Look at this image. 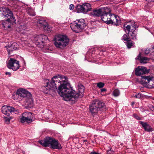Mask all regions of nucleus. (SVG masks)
Returning <instances> with one entry per match:
<instances>
[{"label":"nucleus","mask_w":154,"mask_h":154,"mask_svg":"<svg viewBox=\"0 0 154 154\" xmlns=\"http://www.w3.org/2000/svg\"><path fill=\"white\" fill-rule=\"evenodd\" d=\"M45 85L42 86L44 93L51 94L55 92L58 88L59 94L63 97L64 100L71 101L72 103H75L79 97L83 96L85 87L80 85L78 86L79 93L72 89H70V85L68 82L67 78L64 76L58 75L54 76L50 81L48 79H45L44 81Z\"/></svg>","instance_id":"nucleus-1"},{"label":"nucleus","mask_w":154,"mask_h":154,"mask_svg":"<svg viewBox=\"0 0 154 154\" xmlns=\"http://www.w3.org/2000/svg\"><path fill=\"white\" fill-rule=\"evenodd\" d=\"M13 97L15 100H25L27 102L30 103L32 101L31 94L23 88H19L18 89L16 93L14 94Z\"/></svg>","instance_id":"nucleus-2"},{"label":"nucleus","mask_w":154,"mask_h":154,"mask_svg":"<svg viewBox=\"0 0 154 154\" xmlns=\"http://www.w3.org/2000/svg\"><path fill=\"white\" fill-rule=\"evenodd\" d=\"M38 142L43 146L45 147L50 146L52 149H59L62 148L58 141L52 137H46L44 140H39Z\"/></svg>","instance_id":"nucleus-3"},{"label":"nucleus","mask_w":154,"mask_h":154,"mask_svg":"<svg viewBox=\"0 0 154 154\" xmlns=\"http://www.w3.org/2000/svg\"><path fill=\"white\" fill-rule=\"evenodd\" d=\"M5 9L6 12L4 11L2 14V15L3 17L4 16L5 17L7 18V20L2 21V25L3 27L6 29L10 27L9 23H10L13 24L15 23V20L11 11L7 8Z\"/></svg>","instance_id":"nucleus-4"},{"label":"nucleus","mask_w":154,"mask_h":154,"mask_svg":"<svg viewBox=\"0 0 154 154\" xmlns=\"http://www.w3.org/2000/svg\"><path fill=\"white\" fill-rule=\"evenodd\" d=\"M54 44L57 48H63L67 46L69 40L65 35H55L54 38Z\"/></svg>","instance_id":"nucleus-5"},{"label":"nucleus","mask_w":154,"mask_h":154,"mask_svg":"<svg viewBox=\"0 0 154 154\" xmlns=\"http://www.w3.org/2000/svg\"><path fill=\"white\" fill-rule=\"evenodd\" d=\"M104 103L98 100H93L90 105V111L93 115L96 114L101 109L105 108Z\"/></svg>","instance_id":"nucleus-6"},{"label":"nucleus","mask_w":154,"mask_h":154,"mask_svg":"<svg viewBox=\"0 0 154 154\" xmlns=\"http://www.w3.org/2000/svg\"><path fill=\"white\" fill-rule=\"evenodd\" d=\"M86 26L84 20L81 19L77 20L71 23L70 27L72 29L76 32H79L84 29Z\"/></svg>","instance_id":"nucleus-7"},{"label":"nucleus","mask_w":154,"mask_h":154,"mask_svg":"<svg viewBox=\"0 0 154 154\" xmlns=\"http://www.w3.org/2000/svg\"><path fill=\"white\" fill-rule=\"evenodd\" d=\"M48 38L47 36L44 35H35L34 37L33 40L36 45L39 47L43 48L45 42Z\"/></svg>","instance_id":"nucleus-8"},{"label":"nucleus","mask_w":154,"mask_h":154,"mask_svg":"<svg viewBox=\"0 0 154 154\" xmlns=\"http://www.w3.org/2000/svg\"><path fill=\"white\" fill-rule=\"evenodd\" d=\"M105 12L102 13L101 15V20L107 24H110L112 17L113 14H111V10L107 7L104 9Z\"/></svg>","instance_id":"nucleus-9"},{"label":"nucleus","mask_w":154,"mask_h":154,"mask_svg":"<svg viewBox=\"0 0 154 154\" xmlns=\"http://www.w3.org/2000/svg\"><path fill=\"white\" fill-rule=\"evenodd\" d=\"M141 83L146 87L152 88L154 87V82L152 80L151 77L148 76H141Z\"/></svg>","instance_id":"nucleus-10"},{"label":"nucleus","mask_w":154,"mask_h":154,"mask_svg":"<svg viewBox=\"0 0 154 154\" xmlns=\"http://www.w3.org/2000/svg\"><path fill=\"white\" fill-rule=\"evenodd\" d=\"M2 111L4 114L8 116H10V113H12V112L17 114L19 112L18 110L14 108L7 106H2Z\"/></svg>","instance_id":"nucleus-11"},{"label":"nucleus","mask_w":154,"mask_h":154,"mask_svg":"<svg viewBox=\"0 0 154 154\" xmlns=\"http://www.w3.org/2000/svg\"><path fill=\"white\" fill-rule=\"evenodd\" d=\"M9 69H11L15 71L17 70L20 67L19 61L12 58H10L7 64Z\"/></svg>","instance_id":"nucleus-12"},{"label":"nucleus","mask_w":154,"mask_h":154,"mask_svg":"<svg viewBox=\"0 0 154 154\" xmlns=\"http://www.w3.org/2000/svg\"><path fill=\"white\" fill-rule=\"evenodd\" d=\"M32 119L33 116L32 113L29 112H26L22 114L20 121L22 123L25 122L29 123L32 121Z\"/></svg>","instance_id":"nucleus-13"},{"label":"nucleus","mask_w":154,"mask_h":154,"mask_svg":"<svg viewBox=\"0 0 154 154\" xmlns=\"http://www.w3.org/2000/svg\"><path fill=\"white\" fill-rule=\"evenodd\" d=\"M91 9V5L88 3H84L78 6V11L84 14H86Z\"/></svg>","instance_id":"nucleus-14"},{"label":"nucleus","mask_w":154,"mask_h":154,"mask_svg":"<svg viewBox=\"0 0 154 154\" xmlns=\"http://www.w3.org/2000/svg\"><path fill=\"white\" fill-rule=\"evenodd\" d=\"M149 72L148 70L146 67L139 66L136 69L135 73L137 75H140L143 74H146Z\"/></svg>","instance_id":"nucleus-15"},{"label":"nucleus","mask_w":154,"mask_h":154,"mask_svg":"<svg viewBox=\"0 0 154 154\" xmlns=\"http://www.w3.org/2000/svg\"><path fill=\"white\" fill-rule=\"evenodd\" d=\"M18 47V44L15 42H10L8 45L5 46V48H6L9 55H10L11 53L13 51L17 49Z\"/></svg>","instance_id":"nucleus-16"},{"label":"nucleus","mask_w":154,"mask_h":154,"mask_svg":"<svg viewBox=\"0 0 154 154\" xmlns=\"http://www.w3.org/2000/svg\"><path fill=\"white\" fill-rule=\"evenodd\" d=\"M105 8L100 9H94L91 12V14L94 17L101 16L102 13L105 12L104 9Z\"/></svg>","instance_id":"nucleus-17"},{"label":"nucleus","mask_w":154,"mask_h":154,"mask_svg":"<svg viewBox=\"0 0 154 154\" xmlns=\"http://www.w3.org/2000/svg\"><path fill=\"white\" fill-rule=\"evenodd\" d=\"M111 17L110 24L116 26L119 25L120 23V20L119 17L113 14V15Z\"/></svg>","instance_id":"nucleus-18"},{"label":"nucleus","mask_w":154,"mask_h":154,"mask_svg":"<svg viewBox=\"0 0 154 154\" xmlns=\"http://www.w3.org/2000/svg\"><path fill=\"white\" fill-rule=\"evenodd\" d=\"M140 124L142 125L143 128L146 131L150 132L153 130V128L151 127V126L147 123L140 122Z\"/></svg>","instance_id":"nucleus-19"},{"label":"nucleus","mask_w":154,"mask_h":154,"mask_svg":"<svg viewBox=\"0 0 154 154\" xmlns=\"http://www.w3.org/2000/svg\"><path fill=\"white\" fill-rule=\"evenodd\" d=\"M137 58L140 60V63H147L150 60L149 58L146 57H141L140 53L138 56Z\"/></svg>","instance_id":"nucleus-20"},{"label":"nucleus","mask_w":154,"mask_h":154,"mask_svg":"<svg viewBox=\"0 0 154 154\" xmlns=\"http://www.w3.org/2000/svg\"><path fill=\"white\" fill-rule=\"evenodd\" d=\"M38 24L41 26H43L44 29L48 28V23L46 20L43 19L39 20L37 22Z\"/></svg>","instance_id":"nucleus-21"},{"label":"nucleus","mask_w":154,"mask_h":154,"mask_svg":"<svg viewBox=\"0 0 154 154\" xmlns=\"http://www.w3.org/2000/svg\"><path fill=\"white\" fill-rule=\"evenodd\" d=\"M128 36L132 39L134 40L137 39L136 35L134 31H131L128 34Z\"/></svg>","instance_id":"nucleus-22"},{"label":"nucleus","mask_w":154,"mask_h":154,"mask_svg":"<svg viewBox=\"0 0 154 154\" xmlns=\"http://www.w3.org/2000/svg\"><path fill=\"white\" fill-rule=\"evenodd\" d=\"M19 30L20 31L23 30H25L26 29V25L24 23H22L20 24V25L18 27Z\"/></svg>","instance_id":"nucleus-23"},{"label":"nucleus","mask_w":154,"mask_h":154,"mask_svg":"<svg viewBox=\"0 0 154 154\" xmlns=\"http://www.w3.org/2000/svg\"><path fill=\"white\" fill-rule=\"evenodd\" d=\"M134 42L131 40H128L126 42V45L128 48H130L134 45Z\"/></svg>","instance_id":"nucleus-24"},{"label":"nucleus","mask_w":154,"mask_h":154,"mask_svg":"<svg viewBox=\"0 0 154 154\" xmlns=\"http://www.w3.org/2000/svg\"><path fill=\"white\" fill-rule=\"evenodd\" d=\"M131 29V26L130 25H127L126 26H124V30L126 33L128 34L131 31H130Z\"/></svg>","instance_id":"nucleus-25"},{"label":"nucleus","mask_w":154,"mask_h":154,"mask_svg":"<svg viewBox=\"0 0 154 154\" xmlns=\"http://www.w3.org/2000/svg\"><path fill=\"white\" fill-rule=\"evenodd\" d=\"M120 94L119 91L118 89H115L113 92V95L115 97H118Z\"/></svg>","instance_id":"nucleus-26"},{"label":"nucleus","mask_w":154,"mask_h":154,"mask_svg":"<svg viewBox=\"0 0 154 154\" xmlns=\"http://www.w3.org/2000/svg\"><path fill=\"white\" fill-rule=\"evenodd\" d=\"M28 13L29 15L32 16H34L35 15V14L33 10L31 9L28 11Z\"/></svg>","instance_id":"nucleus-27"},{"label":"nucleus","mask_w":154,"mask_h":154,"mask_svg":"<svg viewBox=\"0 0 154 154\" xmlns=\"http://www.w3.org/2000/svg\"><path fill=\"white\" fill-rule=\"evenodd\" d=\"M104 85V83H103L102 82H100L98 83L97 84V86L99 88H103V87Z\"/></svg>","instance_id":"nucleus-28"},{"label":"nucleus","mask_w":154,"mask_h":154,"mask_svg":"<svg viewBox=\"0 0 154 154\" xmlns=\"http://www.w3.org/2000/svg\"><path fill=\"white\" fill-rule=\"evenodd\" d=\"M124 41H127L129 39V38L128 37L127 35L126 34H124L122 39Z\"/></svg>","instance_id":"nucleus-29"},{"label":"nucleus","mask_w":154,"mask_h":154,"mask_svg":"<svg viewBox=\"0 0 154 154\" xmlns=\"http://www.w3.org/2000/svg\"><path fill=\"white\" fill-rule=\"evenodd\" d=\"M5 122L7 124H9L10 122V120L8 118L6 117H4Z\"/></svg>","instance_id":"nucleus-30"},{"label":"nucleus","mask_w":154,"mask_h":154,"mask_svg":"<svg viewBox=\"0 0 154 154\" xmlns=\"http://www.w3.org/2000/svg\"><path fill=\"white\" fill-rule=\"evenodd\" d=\"M148 107L149 109L152 111H154V106L151 104H149Z\"/></svg>","instance_id":"nucleus-31"},{"label":"nucleus","mask_w":154,"mask_h":154,"mask_svg":"<svg viewBox=\"0 0 154 154\" xmlns=\"http://www.w3.org/2000/svg\"><path fill=\"white\" fill-rule=\"evenodd\" d=\"M150 49L149 48H147L144 51V53L145 54H148L150 52Z\"/></svg>","instance_id":"nucleus-32"},{"label":"nucleus","mask_w":154,"mask_h":154,"mask_svg":"<svg viewBox=\"0 0 154 154\" xmlns=\"http://www.w3.org/2000/svg\"><path fill=\"white\" fill-rule=\"evenodd\" d=\"M141 94L139 93L137 94L134 96V97L137 98H141Z\"/></svg>","instance_id":"nucleus-33"},{"label":"nucleus","mask_w":154,"mask_h":154,"mask_svg":"<svg viewBox=\"0 0 154 154\" xmlns=\"http://www.w3.org/2000/svg\"><path fill=\"white\" fill-rule=\"evenodd\" d=\"M133 23H134L131 25L132 27L135 29L137 28L138 26L137 25L135 24L134 22Z\"/></svg>","instance_id":"nucleus-34"},{"label":"nucleus","mask_w":154,"mask_h":154,"mask_svg":"<svg viewBox=\"0 0 154 154\" xmlns=\"http://www.w3.org/2000/svg\"><path fill=\"white\" fill-rule=\"evenodd\" d=\"M74 8V5L73 4H71L69 5V9L70 10H73Z\"/></svg>","instance_id":"nucleus-35"},{"label":"nucleus","mask_w":154,"mask_h":154,"mask_svg":"<svg viewBox=\"0 0 154 154\" xmlns=\"http://www.w3.org/2000/svg\"><path fill=\"white\" fill-rule=\"evenodd\" d=\"M5 74L7 75H8L10 77L11 76V73L10 72H5Z\"/></svg>","instance_id":"nucleus-36"},{"label":"nucleus","mask_w":154,"mask_h":154,"mask_svg":"<svg viewBox=\"0 0 154 154\" xmlns=\"http://www.w3.org/2000/svg\"><path fill=\"white\" fill-rule=\"evenodd\" d=\"M106 91V89L105 88H102L101 89V92H104V91Z\"/></svg>","instance_id":"nucleus-37"},{"label":"nucleus","mask_w":154,"mask_h":154,"mask_svg":"<svg viewBox=\"0 0 154 154\" xmlns=\"http://www.w3.org/2000/svg\"><path fill=\"white\" fill-rule=\"evenodd\" d=\"M89 154H99L95 152H91Z\"/></svg>","instance_id":"nucleus-38"},{"label":"nucleus","mask_w":154,"mask_h":154,"mask_svg":"<svg viewBox=\"0 0 154 154\" xmlns=\"http://www.w3.org/2000/svg\"><path fill=\"white\" fill-rule=\"evenodd\" d=\"M146 1L148 2H154V0H145Z\"/></svg>","instance_id":"nucleus-39"},{"label":"nucleus","mask_w":154,"mask_h":154,"mask_svg":"<svg viewBox=\"0 0 154 154\" xmlns=\"http://www.w3.org/2000/svg\"><path fill=\"white\" fill-rule=\"evenodd\" d=\"M8 118L9 119L10 121L13 118V117L12 116Z\"/></svg>","instance_id":"nucleus-40"},{"label":"nucleus","mask_w":154,"mask_h":154,"mask_svg":"<svg viewBox=\"0 0 154 154\" xmlns=\"http://www.w3.org/2000/svg\"><path fill=\"white\" fill-rule=\"evenodd\" d=\"M151 78L152 79V80L154 82V76L151 77Z\"/></svg>","instance_id":"nucleus-41"},{"label":"nucleus","mask_w":154,"mask_h":154,"mask_svg":"<svg viewBox=\"0 0 154 154\" xmlns=\"http://www.w3.org/2000/svg\"><path fill=\"white\" fill-rule=\"evenodd\" d=\"M134 104V102H133L132 103V104H131V105L132 106H133Z\"/></svg>","instance_id":"nucleus-42"},{"label":"nucleus","mask_w":154,"mask_h":154,"mask_svg":"<svg viewBox=\"0 0 154 154\" xmlns=\"http://www.w3.org/2000/svg\"><path fill=\"white\" fill-rule=\"evenodd\" d=\"M89 53V52H88V53H87V55H86V56H88V54ZM86 57H87V56H86Z\"/></svg>","instance_id":"nucleus-43"},{"label":"nucleus","mask_w":154,"mask_h":154,"mask_svg":"<svg viewBox=\"0 0 154 154\" xmlns=\"http://www.w3.org/2000/svg\"><path fill=\"white\" fill-rule=\"evenodd\" d=\"M137 119L138 120H140V118L139 117L138 118H137Z\"/></svg>","instance_id":"nucleus-44"},{"label":"nucleus","mask_w":154,"mask_h":154,"mask_svg":"<svg viewBox=\"0 0 154 154\" xmlns=\"http://www.w3.org/2000/svg\"><path fill=\"white\" fill-rule=\"evenodd\" d=\"M153 140L154 141V137L153 138Z\"/></svg>","instance_id":"nucleus-45"},{"label":"nucleus","mask_w":154,"mask_h":154,"mask_svg":"<svg viewBox=\"0 0 154 154\" xmlns=\"http://www.w3.org/2000/svg\"><path fill=\"white\" fill-rule=\"evenodd\" d=\"M25 152L24 151H23V153L24 154Z\"/></svg>","instance_id":"nucleus-46"},{"label":"nucleus","mask_w":154,"mask_h":154,"mask_svg":"<svg viewBox=\"0 0 154 154\" xmlns=\"http://www.w3.org/2000/svg\"><path fill=\"white\" fill-rule=\"evenodd\" d=\"M86 140H84V142H86Z\"/></svg>","instance_id":"nucleus-47"}]
</instances>
